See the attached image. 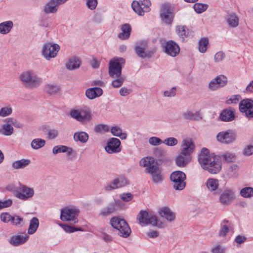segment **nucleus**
Returning <instances> with one entry per match:
<instances>
[{"instance_id": "obj_33", "label": "nucleus", "mask_w": 253, "mask_h": 253, "mask_svg": "<svg viewBox=\"0 0 253 253\" xmlns=\"http://www.w3.org/2000/svg\"><path fill=\"white\" fill-rule=\"evenodd\" d=\"M80 63V61L77 58L72 57L66 63V67L68 70H73L79 68Z\"/></svg>"}, {"instance_id": "obj_60", "label": "nucleus", "mask_w": 253, "mask_h": 253, "mask_svg": "<svg viewBox=\"0 0 253 253\" xmlns=\"http://www.w3.org/2000/svg\"><path fill=\"white\" fill-rule=\"evenodd\" d=\"M12 216L8 213L4 212L1 213L0 218L2 221L6 223L11 221Z\"/></svg>"}, {"instance_id": "obj_26", "label": "nucleus", "mask_w": 253, "mask_h": 253, "mask_svg": "<svg viewBox=\"0 0 253 253\" xmlns=\"http://www.w3.org/2000/svg\"><path fill=\"white\" fill-rule=\"evenodd\" d=\"M103 93L102 89L100 87H92L86 89L85 95L89 99H93L100 96Z\"/></svg>"}, {"instance_id": "obj_11", "label": "nucleus", "mask_w": 253, "mask_h": 253, "mask_svg": "<svg viewBox=\"0 0 253 253\" xmlns=\"http://www.w3.org/2000/svg\"><path fill=\"white\" fill-rule=\"evenodd\" d=\"M217 140L224 144H230L236 139V134L231 130L220 132L216 136Z\"/></svg>"}, {"instance_id": "obj_8", "label": "nucleus", "mask_w": 253, "mask_h": 253, "mask_svg": "<svg viewBox=\"0 0 253 253\" xmlns=\"http://www.w3.org/2000/svg\"><path fill=\"white\" fill-rule=\"evenodd\" d=\"M137 219L141 226L148 225L149 224L152 226H157L158 219L156 216L150 214L145 211H141L137 215Z\"/></svg>"}, {"instance_id": "obj_64", "label": "nucleus", "mask_w": 253, "mask_h": 253, "mask_svg": "<svg viewBox=\"0 0 253 253\" xmlns=\"http://www.w3.org/2000/svg\"><path fill=\"white\" fill-rule=\"evenodd\" d=\"M225 55L224 53L222 51L217 52L214 57V60L215 62L221 61L225 57Z\"/></svg>"}, {"instance_id": "obj_45", "label": "nucleus", "mask_w": 253, "mask_h": 253, "mask_svg": "<svg viewBox=\"0 0 253 253\" xmlns=\"http://www.w3.org/2000/svg\"><path fill=\"white\" fill-rule=\"evenodd\" d=\"M115 79L112 82V85L114 88H119L122 85L125 81L124 76H120Z\"/></svg>"}, {"instance_id": "obj_1", "label": "nucleus", "mask_w": 253, "mask_h": 253, "mask_svg": "<svg viewBox=\"0 0 253 253\" xmlns=\"http://www.w3.org/2000/svg\"><path fill=\"white\" fill-rule=\"evenodd\" d=\"M198 162L203 169L212 174L218 173L221 169V161L215 156L210 154L209 150L205 148L202 149L198 157Z\"/></svg>"}, {"instance_id": "obj_46", "label": "nucleus", "mask_w": 253, "mask_h": 253, "mask_svg": "<svg viewBox=\"0 0 253 253\" xmlns=\"http://www.w3.org/2000/svg\"><path fill=\"white\" fill-rule=\"evenodd\" d=\"M208 6L206 4L196 3L194 4L193 8L197 13H201L207 10Z\"/></svg>"}, {"instance_id": "obj_31", "label": "nucleus", "mask_w": 253, "mask_h": 253, "mask_svg": "<svg viewBox=\"0 0 253 253\" xmlns=\"http://www.w3.org/2000/svg\"><path fill=\"white\" fill-rule=\"evenodd\" d=\"M58 9V7L54 4L51 1L47 2L43 6V11L45 14L56 13Z\"/></svg>"}, {"instance_id": "obj_25", "label": "nucleus", "mask_w": 253, "mask_h": 253, "mask_svg": "<svg viewBox=\"0 0 253 253\" xmlns=\"http://www.w3.org/2000/svg\"><path fill=\"white\" fill-rule=\"evenodd\" d=\"M41 129L47 135V138L51 140L56 138L59 134L57 129L51 128L48 125H43L41 126Z\"/></svg>"}, {"instance_id": "obj_40", "label": "nucleus", "mask_w": 253, "mask_h": 253, "mask_svg": "<svg viewBox=\"0 0 253 253\" xmlns=\"http://www.w3.org/2000/svg\"><path fill=\"white\" fill-rule=\"evenodd\" d=\"M111 132L113 135L118 136L122 139H125L126 138V133L122 132V130L119 126L112 127L111 129Z\"/></svg>"}, {"instance_id": "obj_7", "label": "nucleus", "mask_w": 253, "mask_h": 253, "mask_svg": "<svg viewBox=\"0 0 253 253\" xmlns=\"http://www.w3.org/2000/svg\"><path fill=\"white\" fill-rule=\"evenodd\" d=\"M79 213V211L76 208H65L61 210L60 219L63 221H72L75 223L78 221Z\"/></svg>"}, {"instance_id": "obj_22", "label": "nucleus", "mask_w": 253, "mask_h": 253, "mask_svg": "<svg viewBox=\"0 0 253 253\" xmlns=\"http://www.w3.org/2000/svg\"><path fill=\"white\" fill-rule=\"evenodd\" d=\"M31 194V189L24 185H20L15 192L16 197L22 200L27 199Z\"/></svg>"}, {"instance_id": "obj_53", "label": "nucleus", "mask_w": 253, "mask_h": 253, "mask_svg": "<svg viewBox=\"0 0 253 253\" xmlns=\"http://www.w3.org/2000/svg\"><path fill=\"white\" fill-rule=\"evenodd\" d=\"M59 225L64 229L66 232L72 233L76 231H81L79 228H77L75 227L69 226L65 224L60 223Z\"/></svg>"}, {"instance_id": "obj_37", "label": "nucleus", "mask_w": 253, "mask_h": 253, "mask_svg": "<svg viewBox=\"0 0 253 253\" xmlns=\"http://www.w3.org/2000/svg\"><path fill=\"white\" fill-rule=\"evenodd\" d=\"M31 163V160L28 159H21L14 162L12 164V168L15 169H24Z\"/></svg>"}, {"instance_id": "obj_3", "label": "nucleus", "mask_w": 253, "mask_h": 253, "mask_svg": "<svg viewBox=\"0 0 253 253\" xmlns=\"http://www.w3.org/2000/svg\"><path fill=\"white\" fill-rule=\"evenodd\" d=\"M111 226L118 231V235L124 238L128 237L131 233V229L126 221L119 217L114 216L110 221Z\"/></svg>"}, {"instance_id": "obj_42", "label": "nucleus", "mask_w": 253, "mask_h": 253, "mask_svg": "<svg viewBox=\"0 0 253 253\" xmlns=\"http://www.w3.org/2000/svg\"><path fill=\"white\" fill-rule=\"evenodd\" d=\"M147 47L146 42H143L141 45H137L135 46V50L137 55L141 58H145L146 56V53L145 52V49Z\"/></svg>"}, {"instance_id": "obj_21", "label": "nucleus", "mask_w": 253, "mask_h": 253, "mask_svg": "<svg viewBox=\"0 0 253 253\" xmlns=\"http://www.w3.org/2000/svg\"><path fill=\"white\" fill-rule=\"evenodd\" d=\"M19 79L25 87L29 89L32 88V72L30 70L22 72Z\"/></svg>"}, {"instance_id": "obj_58", "label": "nucleus", "mask_w": 253, "mask_h": 253, "mask_svg": "<svg viewBox=\"0 0 253 253\" xmlns=\"http://www.w3.org/2000/svg\"><path fill=\"white\" fill-rule=\"evenodd\" d=\"M149 143L152 145L157 146L163 143V141L158 137L154 136L149 139Z\"/></svg>"}, {"instance_id": "obj_15", "label": "nucleus", "mask_w": 253, "mask_h": 253, "mask_svg": "<svg viewBox=\"0 0 253 253\" xmlns=\"http://www.w3.org/2000/svg\"><path fill=\"white\" fill-rule=\"evenodd\" d=\"M128 184L127 180L123 176H119L115 178L110 184L105 186V190L110 191L117 188H119Z\"/></svg>"}, {"instance_id": "obj_14", "label": "nucleus", "mask_w": 253, "mask_h": 253, "mask_svg": "<svg viewBox=\"0 0 253 253\" xmlns=\"http://www.w3.org/2000/svg\"><path fill=\"white\" fill-rule=\"evenodd\" d=\"M121 141L116 138H112L107 142L105 151L109 154L117 153L121 152Z\"/></svg>"}, {"instance_id": "obj_63", "label": "nucleus", "mask_w": 253, "mask_h": 253, "mask_svg": "<svg viewBox=\"0 0 253 253\" xmlns=\"http://www.w3.org/2000/svg\"><path fill=\"white\" fill-rule=\"evenodd\" d=\"M120 197L123 201L129 202L132 200L133 195L130 193H123Z\"/></svg>"}, {"instance_id": "obj_12", "label": "nucleus", "mask_w": 253, "mask_h": 253, "mask_svg": "<svg viewBox=\"0 0 253 253\" xmlns=\"http://www.w3.org/2000/svg\"><path fill=\"white\" fill-rule=\"evenodd\" d=\"M60 46L57 44L46 43L43 46L42 54L46 59L49 60L57 55Z\"/></svg>"}, {"instance_id": "obj_50", "label": "nucleus", "mask_w": 253, "mask_h": 253, "mask_svg": "<svg viewBox=\"0 0 253 253\" xmlns=\"http://www.w3.org/2000/svg\"><path fill=\"white\" fill-rule=\"evenodd\" d=\"M183 116L185 119L188 120H195L199 118L198 113H197V112L194 113L190 111H186L183 113Z\"/></svg>"}, {"instance_id": "obj_30", "label": "nucleus", "mask_w": 253, "mask_h": 253, "mask_svg": "<svg viewBox=\"0 0 253 253\" xmlns=\"http://www.w3.org/2000/svg\"><path fill=\"white\" fill-rule=\"evenodd\" d=\"M226 20L229 26L231 27L235 28L239 25V17L234 13L229 14L226 18Z\"/></svg>"}, {"instance_id": "obj_5", "label": "nucleus", "mask_w": 253, "mask_h": 253, "mask_svg": "<svg viewBox=\"0 0 253 253\" xmlns=\"http://www.w3.org/2000/svg\"><path fill=\"white\" fill-rule=\"evenodd\" d=\"M170 179L173 183V187L175 190H181L186 185L185 174L181 171H175L170 175Z\"/></svg>"}, {"instance_id": "obj_61", "label": "nucleus", "mask_w": 253, "mask_h": 253, "mask_svg": "<svg viewBox=\"0 0 253 253\" xmlns=\"http://www.w3.org/2000/svg\"><path fill=\"white\" fill-rule=\"evenodd\" d=\"M215 78L218 82V84L221 87H223L226 84L227 81L226 78L224 76L220 75Z\"/></svg>"}, {"instance_id": "obj_10", "label": "nucleus", "mask_w": 253, "mask_h": 253, "mask_svg": "<svg viewBox=\"0 0 253 253\" xmlns=\"http://www.w3.org/2000/svg\"><path fill=\"white\" fill-rule=\"evenodd\" d=\"M239 110L244 113L247 118H253V100L248 98L241 100L239 103Z\"/></svg>"}, {"instance_id": "obj_27", "label": "nucleus", "mask_w": 253, "mask_h": 253, "mask_svg": "<svg viewBox=\"0 0 253 253\" xmlns=\"http://www.w3.org/2000/svg\"><path fill=\"white\" fill-rule=\"evenodd\" d=\"M159 214L162 217L170 222L173 221L175 218V214L167 207L162 208L160 210Z\"/></svg>"}, {"instance_id": "obj_59", "label": "nucleus", "mask_w": 253, "mask_h": 253, "mask_svg": "<svg viewBox=\"0 0 253 253\" xmlns=\"http://www.w3.org/2000/svg\"><path fill=\"white\" fill-rule=\"evenodd\" d=\"M58 90L59 87L57 85L48 84L46 87V92L50 94L57 92Z\"/></svg>"}, {"instance_id": "obj_41", "label": "nucleus", "mask_w": 253, "mask_h": 253, "mask_svg": "<svg viewBox=\"0 0 253 253\" xmlns=\"http://www.w3.org/2000/svg\"><path fill=\"white\" fill-rule=\"evenodd\" d=\"M188 29L186 27L184 26H177L176 27V32L178 36L182 39V41L183 39L187 37L188 35Z\"/></svg>"}, {"instance_id": "obj_36", "label": "nucleus", "mask_w": 253, "mask_h": 253, "mask_svg": "<svg viewBox=\"0 0 253 253\" xmlns=\"http://www.w3.org/2000/svg\"><path fill=\"white\" fill-rule=\"evenodd\" d=\"M13 132V127L9 123L6 122L0 127V133L5 136H10Z\"/></svg>"}, {"instance_id": "obj_52", "label": "nucleus", "mask_w": 253, "mask_h": 253, "mask_svg": "<svg viewBox=\"0 0 253 253\" xmlns=\"http://www.w3.org/2000/svg\"><path fill=\"white\" fill-rule=\"evenodd\" d=\"M241 99V97L240 95H233L230 98L227 99L225 103L227 104H237Z\"/></svg>"}, {"instance_id": "obj_51", "label": "nucleus", "mask_w": 253, "mask_h": 253, "mask_svg": "<svg viewBox=\"0 0 253 253\" xmlns=\"http://www.w3.org/2000/svg\"><path fill=\"white\" fill-rule=\"evenodd\" d=\"M12 112V109L10 106L1 108L0 109V117H4L10 115Z\"/></svg>"}, {"instance_id": "obj_49", "label": "nucleus", "mask_w": 253, "mask_h": 253, "mask_svg": "<svg viewBox=\"0 0 253 253\" xmlns=\"http://www.w3.org/2000/svg\"><path fill=\"white\" fill-rule=\"evenodd\" d=\"M11 222L13 225L18 227H21L24 224L23 219L17 215L12 216Z\"/></svg>"}, {"instance_id": "obj_38", "label": "nucleus", "mask_w": 253, "mask_h": 253, "mask_svg": "<svg viewBox=\"0 0 253 253\" xmlns=\"http://www.w3.org/2000/svg\"><path fill=\"white\" fill-rule=\"evenodd\" d=\"M73 149L71 148L68 147L65 145H58L55 146L52 149V153L54 154H57L59 153L68 152L69 155L72 153Z\"/></svg>"}, {"instance_id": "obj_2", "label": "nucleus", "mask_w": 253, "mask_h": 253, "mask_svg": "<svg viewBox=\"0 0 253 253\" xmlns=\"http://www.w3.org/2000/svg\"><path fill=\"white\" fill-rule=\"evenodd\" d=\"M69 115L71 118L83 124L90 122L93 118L91 110L86 107L72 109Z\"/></svg>"}, {"instance_id": "obj_57", "label": "nucleus", "mask_w": 253, "mask_h": 253, "mask_svg": "<svg viewBox=\"0 0 253 253\" xmlns=\"http://www.w3.org/2000/svg\"><path fill=\"white\" fill-rule=\"evenodd\" d=\"M178 143L177 140L174 137H169L163 141V143L169 146H173Z\"/></svg>"}, {"instance_id": "obj_17", "label": "nucleus", "mask_w": 253, "mask_h": 253, "mask_svg": "<svg viewBox=\"0 0 253 253\" xmlns=\"http://www.w3.org/2000/svg\"><path fill=\"white\" fill-rule=\"evenodd\" d=\"M151 175L152 181L155 183H160L162 182L164 179V175L162 170L158 166H152L149 168L148 172Z\"/></svg>"}, {"instance_id": "obj_56", "label": "nucleus", "mask_w": 253, "mask_h": 253, "mask_svg": "<svg viewBox=\"0 0 253 253\" xmlns=\"http://www.w3.org/2000/svg\"><path fill=\"white\" fill-rule=\"evenodd\" d=\"M109 130L108 126L103 124H99L94 127V130L96 132H106Z\"/></svg>"}, {"instance_id": "obj_54", "label": "nucleus", "mask_w": 253, "mask_h": 253, "mask_svg": "<svg viewBox=\"0 0 253 253\" xmlns=\"http://www.w3.org/2000/svg\"><path fill=\"white\" fill-rule=\"evenodd\" d=\"M4 122L9 123L10 124L11 126H14L17 128H21L23 126L22 124L19 123L18 121H17L15 119L13 118H9L6 119L4 120Z\"/></svg>"}, {"instance_id": "obj_47", "label": "nucleus", "mask_w": 253, "mask_h": 253, "mask_svg": "<svg viewBox=\"0 0 253 253\" xmlns=\"http://www.w3.org/2000/svg\"><path fill=\"white\" fill-rule=\"evenodd\" d=\"M221 158L223 161L227 162H232L235 159L236 156L231 152H225L221 155Z\"/></svg>"}, {"instance_id": "obj_39", "label": "nucleus", "mask_w": 253, "mask_h": 253, "mask_svg": "<svg viewBox=\"0 0 253 253\" xmlns=\"http://www.w3.org/2000/svg\"><path fill=\"white\" fill-rule=\"evenodd\" d=\"M206 185L208 190L211 191H215L218 187L219 181L214 178H209L207 180Z\"/></svg>"}, {"instance_id": "obj_55", "label": "nucleus", "mask_w": 253, "mask_h": 253, "mask_svg": "<svg viewBox=\"0 0 253 253\" xmlns=\"http://www.w3.org/2000/svg\"><path fill=\"white\" fill-rule=\"evenodd\" d=\"M222 87L218 84V82L216 80V78L211 80L209 84V88L210 90L214 91Z\"/></svg>"}, {"instance_id": "obj_6", "label": "nucleus", "mask_w": 253, "mask_h": 253, "mask_svg": "<svg viewBox=\"0 0 253 253\" xmlns=\"http://www.w3.org/2000/svg\"><path fill=\"white\" fill-rule=\"evenodd\" d=\"M151 3L150 0H139V1L134 0L131 6L134 12L138 15L143 16L145 13L150 11Z\"/></svg>"}, {"instance_id": "obj_24", "label": "nucleus", "mask_w": 253, "mask_h": 253, "mask_svg": "<svg viewBox=\"0 0 253 253\" xmlns=\"http://www.w3.org/2000/svg\"><path fill=\"white\" fill-rule=\"evenodd\" d=\"M233 224L229 220L224 219L220 224V229L219 232V236L224 237L226 236L230 230H233Z\"/></svg>"}, {"instance_id": "obj_4", "label": "nucleus", "mask_w": 253, "mask_h": 253, "mask_svg": "<svg viewBox=\"0 0 253 253\" xmlns=\"http://www.w3.org/2000/svg\"><path fill=\"white\" fill-rule=\"evenodd\" d=\"M125 60L123 58H114L109 63V75L112 78H117L122 74V69Z\"/></svg>"}, {"instance_id": "obj_13", "label": "nucleus", "mask_w": 253, "mask_h": 253, "mask_svg": "<svg viewBox=\"0 0 253 253\" xmlns=\"http://www.w3.org/2000/svg\"><path fill=\"white\" fill-rule=\"evenodd\" d=\"M195 149V145L192 139L186 138L182 141L181 154L189 156L193 153Z\"/></svg>"}, {"instance_id": "obj_9", "label": "nucleus", "mask_w": 253, "mask_h": 253, "mask_svg": "<svg viewBox=\"0 0 253 253\" xmlns=\"http://www.w3.org/2000/svg\"><path fill=\"white\" fill-rule=\"evenodd\" d=\"M173 7L169 3L162 4L161 9V17L163 22L170 24L173 18Z\"/></svg>"}, {"instance_id": "obj_44", "label": "nucleus", "mask_w": 253, "mask_h": 253, "mask_svg": "<svg viewBox=\"0 0 253 253\" xmlns=\"http://www.w3.org/2000/svg\"><path fill=\"white\" fill-rule=\"evenodd\" d=\"M241 195L244 198H250L253 196V188L247 187L241 189Z\"/></svg>"}, {"instance_id": "obj_18", "label": "nucleus", "mask_w": 253, "mask_h": 253, "mask_svg": "<svg viewBox=\"0 0 253 253\" xmlns=\"http://www.w3.org/2000/svg\"><path fill=\"white\" fill-rule=\"evenodd\" d=\"M165 51L169 55L175 57L179 53L180 48L175 42L170 41L165 43Z\"/></svg>"}, {"instance_id": "obj_62", "label": "nucleus", "mask_w": 253, "mask_h": 253, "mask_svg": "<svg viewBox=\"0 0 253 253\" xmlns=\"http://www.w3.org/2000/svg\"><path fill=\"white\" fill-rule=\"evenodd\" d=\"M243 154L246 156H250L253 154V145H249L243 150Z\"/></svg>"}, {"instance_id": "obj_16", "label": "nucleus", "mask_w": 253, "mask_h": 253, "mask_svg": "<svg viewBox=\"0 0 253 253\" xmlns=\"http://www.w3.org/2000/svg\"><path fill=\"white\" fill-rule=\"evenodd\" d=\"M235 200L234 192L230 189H225L220 195V202L223 205H228Z\"/></svg>"}, {"instance_id": "obj_23", "label": "nucleus", "mask_w": 253, "mask_h": 253, "mask_svg": "<svg viewBox=\"0 0 253 253\" xmlns=\"http://www.w3.org/2000/svg\"><path fill=\"white\" fill-rule=\"evenodd\" d=\"M120 201H115L110 203L108 206L103 208L100 212V215L103 216H107L114 213L119 206Z\"/></svg>"}, {"instance_id": "obj_43", "label": "nucleus", "mask_w": 253, "mask_h": 253, "mask_svg": "<svg viewBox=\"0 0 253 253\" xmlns=\"http://www.w3.org/2000/svg\"><path fill=\"white\" fill-rule=\"evenodd\" d=\"M209 45V40L208 38H204L199 42V50L201 53H205Z\"/></svg>"}, {"instance_id": "obj_19", "label": "nucleus", "mask_w": 253, "mask_h": 253, "mask_svg": "<svg viewBox=\"0 0 253 253\" xmlns=\"http://www.w3.org/2000/svg\"><path fill=\"white\" fill-rule=\"evenodd\" d=\"M219 118L223 122H229L235 120V110L232 107H228L223 110L220 114Z\"/></svg>"}, {"instance_id": "obj_29", "label": "nucleus", "mask_w": 253, "mask_h": 253, "mask_svg": "<svg viewBox=\"0 0 253 253\" xmlns=\"http://www.w3.org/2000/svg\"><path fill=\"white\" fill-rule=\"evenodd\" d=\"M122 32L118 35V38L122 40L128 39L131 32V27L128 24L123 25L121 28Z\"/></svg>"}, {"instance_id": "obj_34", "label": "nucleus", "mask_w": 253, "mask_h": 253, "mask_svg": "<svg viewBox=\"0 0 253 253\" xmlns=\"http://www.w3.org/2000/svg\"><path fill=\"white\" fill-rule=\"evenodd\" d=\"M190 157L180 154L175 159L176 165L180 167H184L190 162Z\"/></svg>"}, {"instance_id": "obj_35", "label": "nucleus", "mask_w": 253, "mask_h": 253, "mask_svg": "<svg viewBox=\"0 0 253 253\" xmlns=\"http://www.w3.org/2000/svg\"><path fill=\"white\" fill-rule=\"evenodd\" d=\"M88 134L84 131H78L74 134V139L75 141H80L83 143H86L88 139Z\"/></svg>"}, {"instance_id": "obj_48", "label": "nucleus", "mask_w": 253, "mask_h": 253, "mask_svg": "<svg viewBox=\"0 0 253 253\" xmlns=\"http://www.w3.org/2000/svg\"><path fill=\"white\" fill-rule=\"evenodd\" d=\"M45 143L44 140L37 138L33 140V149H38L42 147Z\"/></svg>"}, {"instance_id": "obj_28", "label": "nucleus", "mask_w": 253, "mask_h": 253, "mask_svg": "<svg viewBox=\"0 0 253 253\" xmlns=\"http://www.w3.org/2000/svg\"><path fill=\"white\" fill-rule=\"evenodd\" d=\"M13 27V23L12 21H6L0 23V34L6 35L9 33Z\"/></svg>"}, {"instance_id": "obj_32", "label": "nucleus", "mask_w": 253, "mask_h": 253, "mask_svg": "<svg viewBox=\"0 0 253 253\" xmlns=\"http://www.w3.org/2000/svg\"><path fill=\"white\" fill-rule=\"evenodd\" d=\"M139 163L141 166L146 168L147 172H148V169L152 166H157L154 164V159L151 157H147L142 159Z\"/></svg>"}, {"instance_id": "obj_20", "label": "nucleus", "mask_w": 253, "mask_h": 253, "mask_svg": "<svg viewBox=\"0 0 253 253\" xmlns=\"http://www.w3.org/2000/svg\"><path fill=\"white\" fill-rule=\"evenodd\" d=\"M29 239V236L25 233H18L10 237L9 243L13 246H18L24 244Z\"/></svg>"}]
</instances>
